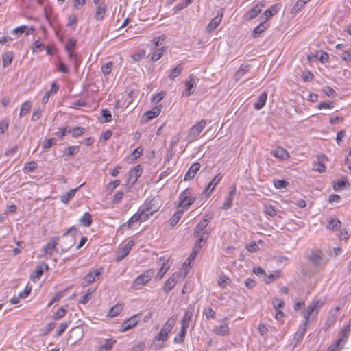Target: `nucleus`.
Wrapping results in <instances>:
<instances>
[{"instance_id": "4c0bfd02", "label": "nucleus", "mask_w": 351, "mask_h": 351, "mask_svg": "<svg viewBox=\"0 0 351 351\" xmlns=\"http://www.w3.org/2000/svg\"><path fill=\"white\" fill-rule=\"evenodd\" d=\"M187 330L181 327L180 332L174 337L173 342L175 343H182L184 342Z\"/></svg>"}, {"instance_id": "603ef678", "label": "nucleus", "mask_w": 351, "mask_h": 351, "mask_svg": "<svg viewBox=\"0 0 351 351\" xmlns=\"http://www.w3.org/2000/svg\"><path fill=\"white\" fill-rule=\"evenodd\" d=\"M165 93L164 91L160 92L158 94L152 97V101L154 104H157L160 101L165 97Z\"/></svg>"}, {"instance_id": "f704fd0d", "label": "nucleus", "mask_w": 351, "mask_h": 351, "mask_svg": "<svg viewBox=\"0 0 351 351\" xmlns=\"http://www.w3.org/2000/svg\"><path fill=\"white\" fill-rule=\"evenodd\" d=\"M13 53L11 51H8L3 54L2 59L3 67H7L8 65L11 64L13 59Z\"/></svg>"}, {"instance_id": "a878e982", "label": "nucleus", "mask_w": 351, "mask_h": 351, "mask_svg": "<svg viewBox=\"0 0 351 351\" xmlns=\"http://www.w3.org/2000/svg\"><path fill=\"white\" fill-rule=\"evenodd\" d=\"M123 310V304L117 303L116 305L112 306L108 313V316L110 317H114L118 315Z\"/></svg>"}, {"instance_id": "1a4fd4ad", "label": "nucleus", "mask_w": 351, "mask_h": 351, "mask_svg": "<svg viewBox=\"0 0 351 351\" xmlns=\"http://www.w3.org/2000/svg\"><path fill=\"white\" fill-rule=\"evenodd\" d=\"M206 121L204 119L200 120L197 123L193 125L189 130L188 137L190 141L195 140L203 129L205 128Z\"/></svg>"}, {"instance_id": "9d476101", "label": "nucleus", "mask_w": 351, "mask_h": 351, "mask_svg": "<svg viewBox=\"0 0 351 351\" xmlns=\"http://www.w3.org/2000/svg\"><path fill=\"white\" fill-rule=\"evenodd\" d=\"M194 314V308L192 306H189L185 311L184 316L181 321V327L183 329L187 330L191 323L193 321Z\"/></svg>"}, {"instance_id": "774afa93", "label": "nucleus", "mask_w": 351, "mask_h": 351, "mask_svg": "<svg viewBox=\"0 0 351 351\" xmlns=\"http://www.w3.org/2000/svg\"><path fill=\"white\" fill-rule=\"evenodd\" d=\"M101 115L104 117L105 122H109L111 121L112 115L111 112L109 110L106 109H103L101 110Z\"/></svg>"}, {"instance_id": "a19ab883", "label": "nucleus", "mask_w": 351, "mask_h": 351, "mask_svg": "<svg viewBox=\"0 0 351 351\" xmlns=\"http://www.w3.org/2000/svg\"><path fill=\"white\" fill-rule=\"evenodd\" d=\"M95 289H88L86 291V293L82 296V299L80 300V302L84 304H86L91 298L93 293H94Z\"/></svg>"}, {"instance_id": "2f4dec72", "label": "nucleus", "mask_w": 351, "mask_h": 351, "mask_svg": "<svg viewBox=\"0 0 351 351\" xmlns=\"http://www.w3.org/2000/svg\"><path fill=\"white\" fill-rule=\"evenodd\" d=\"M278 12V7L277 5H274L271 6L270 8L265 10L263 13V15L265 17V21L266 22L269 19L273 16Z\"/></svg>"}, {"instance_id": "20e7f679", "label": "nucleus", "mask_w": 351, "mask_h": 351, "mask_svg": "<svg viewBox=\"0 0 351 351\" xmlns=\"http://www.w3.org/2000/svg\"><path fill=\"white\" fill-rule=\"evenodd\" d=\"M154 274V271L153 269L145 271L134 280L132 288L134 290L140 289L143 286L145 285L151 280Z\"/></svg>"}, {"instance_id": "cd10ccee", "label": "nucleus", "mask_w": 351, "mask_h": 351, "mask_svg": "<svg viewBox=\"0 0 351 351\" xmlns=\"http://www.w3.org/2000/svg\"><path fill=\"white\" fill-rule=\"evenodd\" d=\"M106 12V5H99L96 8L95 18L96 21H101L104 19V16Z\"/></svg>"}, {"instance_id": "ddd939ff", "label": "nucleus", "mask_w": 351, "mask_h": 351, "mask_svg": "<svg viewBox=\"0 0 351 351\" xmlns=\"http://www.w3.org/2000/svg\"><path fill=\"white\" fill-rule=\"evenodd\" d=\"M223 15V10H219L217 12V16L213 19V20L208 24L206 27V31L211 32L215 30L217 26L220 24L222 17Z\"/></svg>"}, {"instance_id": "bf43d9fd", "label": "nucleus", "mask_w": 351, "mask_h": 351, "mask_svg": "<svg viewBox=\"0 0 351 351\" xmlns=\"http://www.w3.org/2000/svg\"><path fill=\"white\" fill-rule=\"evenodd\" d=\"M112 349L110 339H106L105 343L100 346L99 351H110Z\"/></svg>"}, {"instance_id": "0eeeda50", "label": "nucleus", "mask_w": 351, "mask_h": 351, "mask_svg": "<svg viewBox=\"0 0 351 351\" xmlns=\"http://www.w3.org/2000/svg\"><path fill=\"white\" fill-rule=\"evenodd\" d=\"M59 240L60 238L58 237L51 238L50 241L43 247L41 250L43 254L41 256L49 255L51 257L54 252H58L57 245Z\"/></svg>"}, {"instance_id": "39448f33", "label": "nucleus", "mask_w": 351, "mask_h": 351, "mask_svg": "<svg viewBox=\"0 0 351 351\" xmlns=\"http://www.w3.org/2000/svg\"><path fill=\"white\" fill-rule=\"evenodd\" d=\"M255 72L253 66L249 63H243L237 70L234 78L236 82L242 78H244L245 80L253 76Z\"/></svg>"}, {"instance_id": "dca6fc26", "label": "nucleus", "mask_w": 351, "mask_h": 351, "mask_svg": "<svg viewBox=\"0 0 351 351\" xmlns=\"http://www.w3.org/2000/svg\"><path fill=\"white\" fill-rule=\"evenodd\" d=\"M138 322V319L137 315H134L131 317L130 319L125 320L121 326V331L125 332L134 326H135Z\"/></svg>"}, {"instance_id": "09e8293b", "label": "nucleus", "mask_w": 351, "mask_h": 351, "mask_svg": "<svg viewBox=\"0 0 351 351\" xmlns=\"http://www.w3.org/2000/svg\"><path fill=\"white\" fill-rule=\"evenodd\" d=\"M57 143V139L56 138H52L49 139H47L44 141L43 144V149H47L50 148L53 145H55Z\"/></svg>"}, {"instance_id": "c756f323", "label": "nucleus", "mask_w": 351, "mask_h": 351, "mask_svg": "<svg viewBox=\"0 0 351 351\" xmlns=\"http://www.w3.org/2000/svg\"><path fill=\"white\" fill-rule=\"evenodd\" d=\"M184 215L183 210H178L170 219L169 223L171 226H175Z\"/></svg>"}, {"instance_id": "473e14b6", "label": "nucleus", "mask_w": 351, "mask_h": 351, "mask_svg": "<svg viewBox=\"0 0 351 351\" xmlns=\"http://www.w3.org/2000/svg\"><path fill=\"white\" fill-rule=\"evenodd\" d=\"M82 225L85 227H89L92 223V216L89 213H85L80 219Z\"/></svg>"}, {"instance_id": "6e6d98bb", "label": "nucleus", "mask_w": 351, "mask_h": 351, "mask_svg": "<svg viewBox=\"0 0 351 351\" xmlns=\"http://www.w3.org/2000/svg\"><path fill=\"white\" fill-rule=\"evenodd\" d=\"M288 184L289 183L284 180H277L274 181V186L276 189H285Z\"/></svg>"}, {"instance_id": "f257e3e1", "label": "nucleus", "mask_w": 351, "mask_h": 351, "mask_svg": "<svg viewBox=\"0 0 351 351\" xmlns=\"http://www.w3.org/2000/svg\"><path fill=\"white\" fill-rule=\"evenodd\" d=\"M77 230L74 226L71 227L62 237L60 248L61 252H67L75 243Z\"/></svg>"}, {"instance_id": "2eb2a0df", "label": "nucleus", "mask_w": 351, "mask_h": 351, "mask_svg": "<svg viewBox=\"0 0 351 351\" xmlns=\"http://www.w3.org/2000/svg\"><path fill=\"white\" fill-rule=\"evenodd\" d=\"M161 112V106H158L153 108L151 110L146 112L142 117V121L147 122L152 119L158 117Z\"/></svg>"}, {"instance_id": "393cba45", "label": "nucleus", "mask_w": 351, "mask_h": 351, "mask_svg": "<svg viewBox=\"0 0 351 351\" xmlns=\"http://www.w3.org/2000/svg\"><path fill=\"white\" fill-rule=\"evenodd\" d=\"M267 28V25L265 21L261 22L257 27H256L252 34V37L256 38L260 36Z\"/></svg>"}, {"instance_id": "6e6552de", "label": "nucleus", "mask_w": 351, "mask_h": 351, "mask_svg": "<svg viewBox=\"0 0 351 351\" xmlns=\"http://www.w3.org/2000/svg\"><path fill=\"white\" fill-rule=\"evenodd\" d=\"M140 208L143 210L144 214L147 215V218L149 219L150 216L158 210V204L157 200L153 198L149 201H146L145 204L140 207Z\"/></svg>"}, {"instance_id": "7ed1b4c3", "label": "nucleus", "mask_w": 351, "mask_h": 351, "mask_svg": "<svg viewBox=\"0 0 351 351\" xmlns=\"http://www.w3.org/2000/svg\"><path fill=\"white\" fill-rule=\"evenodd\" d=\"M177 320V316H172L168 319L165 324L162 326L160 332L155 337L154 341L165 342L167 338L168 335L175 326Z\"/></svg>"}, {"instance_id": "13d9d810", "label": "nucleus", "mask_w": 351, "mask_h": 351, "mask_svg": "<svg viewBox=\"0 0 351 351\" xmlns=\"http://www.w3.org/2000/svg\"><path fill=\"white\" fill-rule=\"evenodd\" d=\"M203 313L208 319L215 318L216 315L215 312L210 308L204 309Z\"/></svg>"}, {"instance_id": "de8ad7c7", "label": "nucleus", "mask_w": 351, "mask_h": 351, "mask_svg": "<svg viewBox=\"0 0 351 351\" xmlns=\"http://www.w3.org/2000/svg\"><path fill=\"white\" fill-rule=\"evenodd\" d=\"M43 109L41 108H37L34 110L33 113L32 114L31 120L32 121H36L41 117Z\"/></svg>"}, {"instance_id": "72a5a7b5", "label": "nucleus", "mask_w": 351, "mask_h": 351, "mask_svg": "<svg viewBox=\"0 0 351 351\" xmlns=\"http://www.w3.org/2000/svg\"><path fill=\"white\" fill-rule=\"evenodd\" d=\"M68 129V134H71L73 137H77L81 136L85 131V128L82 127H74Z\"/></svg>"}, {"instance_id": "052dcab7", "label": "nucleus", "mask_w": 351, "mask_h": 351, "mask_svg": "<svg viewBox=\"0 0 351 351\" xmlns=\"http://www.w3.org/2000/svg\"><path fill=\"white\" fill-rule=\"evenodd\" d=\"M133 245L134 242L132 241H130L123 247L121 252H123V253H124L125 254L128 255L131 251V249Z\"/></svg>"}, {"instance_id": "423d86ee", "label": "nucleus", "mask_w": 351, "mask_h": 351, "mask_svg": "<svg viewBox=\"0 0 351 351\" xmlns=\"http://www.w3.org/2000/svg\"><path fill=\"white\" fill-rule=\"evenodd\" d=\"M179 199L180 206L188 207L193 204L195 200V195L191 189H186L180 195Z\"/></svg>"}, {"instance_id": "9b49d317", "label": "nucleus", "mask_w": 351, "mask_h": 351, "mask_svg": "<svg viewBox=\"0 0 351 351\" xmlns=\"http://www.w3.org/2000/svg\"><path fill=\"white\" fill-rule=\"evenodd\" d=\"M143 169L141 165H137L134 167L132 169H131L129 172V176L128 178V182L130 186H133L138 178L141 176Z\"/></svg>"}, {"instance_id": "8fccbe9b", "label": "nucleus", "mask_w": 351, "mask_h": 351, "mask_svg": "<svg viewBox=\"0 0 351 351\" xmlns=\"http://www.w3.org/2000/svg\"><path fill=\"white\" fill-rule=\"evenodd\" d=\"M113 64L112 62H108L101 67V71L104 75H108L112 71Z\"/></svg>"}, {"instance_id": "4be33fe9", "label": "nucleus", "mask_w": 351, "mask_h": 351, "mask_svg": "<svg viewBox=\"0 0 351 351\" xmlns=\"http://www.w3.org/2000/svg\"><path fill=\"white\" fill-rule=\"evenodd\" d=\"M208 226V220L205 218L202 219L200 222L196 226L193 235L195 237H199L202 233L205 228Z\"/></svg>"}, {"instance_id": "e2e57ef3", "label": "nucleus", "mask_w": 351, "mask_h": 351, "mask_svg": "<svg viewBox=\"0 0 351 351\" xmlns=\"http://www.w3.org/2000/svg\"><path fill=\"white\" fill-rule=\"evenodd\" d=\"M310 0H298L297 2L295 3L293 10H300V9H302L304 5L305 4L308 2Z\"/></svg>"}, {"instance_id": "c9c22d12", "label": "nucleus", "mask_w": 351, "mask_h": 351, "mask_svg": "<svg viewBox=\"0 0 351 351\" xmlns=\"http://www.w3.org/2000/svg\"><path fill=\"white\" fill-rule=\"evenodd\" d=\"M132 218L136 222L145 221L148 219L147 215L144 214L143 210H141L140 208L138 212L132 216Z\"/></svg>"}, {"instance_id": "5fc2aeb1", "label": "nucleus", "mask_w": 351, "mask_h": 351, "mask_svg": "<svg viewBox=\"0 0 351 351\" xmlns=\"http://www.w3.org/2000/svg\"><path fill=\"white\" fill-rule=\"evenodd\" d=\"M272 303L276 310L282 308L285 305V302L282 300L276 298L273 300Z\"/></svg>"}, {"instance_id": "b1692460", "label": "nucleus", "mask_w": 351, "mask_h": 351, "mask_svg": "<svg viewBox=\"0 0 351 351\" xmlns=\"http://www.w3.org/2000/svg\"><path fill=\"white\" fill-rule=\"evenodd\" d=\"M267 94L263 92L258 97V100L255 102L254 108L256 110H261L267 101Z\"/></svg>"}, {"instance_id": "f8f14e48", "label": "nucleus", "mask_w": 351, "mask_h": 351, "mask_svg": "<svg viewBox=\"0 0 351 351\" xmlns=\"http://www.w3.org/2000/svg\"><path fill=\"white\" fill-rule=\"evenodd\" d=\"M351 331V328L349 324L345 326L343 328V330L339 333V338L337 340V341L335 343L336 346H343V345L346 343L347 339H348V337L350 335Z\"/></svg>"}, {"instance_id": "79ce46f5", "label": "nucleus", "mask_w": 351, "mask_h": 351, "mask_svg": "<svg viewBox=\"0 0 351 351\" xmlns=\"http://www.w3.org/2000/svg\"><path fill=\"white\" fill-rule=\"evenodd\" d=\"M182 69V66L180 64L177 65L176 68L171 70V73L169 75V77L171 80H173L175 77H176L181 73Z\"/></svg>"}, {"instance_id": "c03bdc74", "label": "nucleus", "mask_w": 351, "mask_h": 351, "mask_svg": "<svg viewBox=\"0 0 351 351\" xmlns=\"http://www.w3.org/2000/svg\"><path fill=\"white\" fill-rule=\"evenodd\" d=\"M261 13L260 10L258 8V6H254L253 8H252L248 12L247 17V20H251L254 18H256L259 14Z\"/></svg>"}, {"instance_id": "aec40b11", "label": "nucleus", "mask_w": 351, "mask_h": 351, "mask_svg": "<svg viewBox=\"0 0 351 351\" xmlns=\"http://www.w3.org/2000/svg\"><path fill=\"white\" fill-rule=\"evenodd\" d=\"M83 185H84V183L82 184L81 185H80L78 187H77L75 189H71L69 192L64 194L62 196H61V201L65 204H68L69 202V201L75 197V193L77 191V190L79 189V188H80Z\"/></svg>"}, {"instance_id": "e433bc0d", "label": "nucleus", "mask_w": 351, "mask_h": 351, "mask_svg": "<svg viewBox=\"0 0 351 351\" xmlns=\"http://www.w3.org/2000/svg\"><path fill=\"white\" fill-rule=\"evenodd\" d=\"M308 326L309 324L306 325V321H304L302 326H300L298 330L295 332L294 339H297V341H299L305 334Z\"/></svg>"}, {"instance_id": "864d4df0", "label": "nucleus", "mask_w": 351, "mask_h": 351, "mask_svg": "<svg viewBox=\"0 0 351 351\" xmlns=\"http://www.w3.org/2000/svg\"><path fill=\"white\" fill-rule=\"evenodd\" d=\"M348 184V181L346 180H339L337 183H335L333 186V189L335 191H337L343 188H344Z\"/></svg>"}, {"instance_id": "bb28decb", "label": "nucleus", "mask_w": 351, "mask_h": 351, "mask_svg": "<svg viewBox=\"0 0 351 351\" xmlns=\"http://www.w3.org/2000/svg\"><path fill=\"white\" fill-rule=\"evenodd\" d=\"M229 327L228 324H221L219 326L215 327L214 332L220 336H226L229 333Z\"/></svg>"}, {"instance_id": "5701e85b", "label": "nucleus", "mask_w": 351, "mask_h": 351, "mask_svg": "<svg viewBox=\"0 0 351 351\" xmlns=\"http://www.w3.org/2000/svg\"><path fill=\"white\" fill-rule=\"evenodd\" d=\"M271 154L279 159H285L289 156L287 151L282 147H278L277 149L272 150Z\"/></svg>"}, {"instance_id": "7c9ffc66", "label": "nucleus", "mask_w": 351, "mask_h": 351, "mask_svg": "<svg viewBox=\"0 0 351 351\" xmlns=\"http://www.w3.org/2000/svg\"><path fill=\"white\" fill-rule=\"evenodd\" d=\"M310 259L315 266L319 267L322 265V258L319 252H313Z\"/></svg>"}, {"instance_id": "412c9836", "label": "nucleus", "mask_w": 351, "mask_h": 351, "mask_svg": "<svg viewBox=\"0 0 351 351\" xmlns=\"http://www.w3.org/2000/svg\"><path fill=\"white\" fill-rule=\"evenodd\" d=\"M178 276V275L176 276L173 274L171 277L167 279L163 288L164 291L166 293H169L176 286Z\"/></svg>"}, {"instance_id": "680f3d73", "label": "nucleus", "mask_w": 351, "mask_h": 351, "mask_svg": "<svg viewBox=\"0 0 351 351\" xmlns=\"http://www.w3.org/2000/svg\"><path fill=\"white\" fill-rule=\"evenodd\" d=\"M316 57L322 62H325L326 61H328V53H326V52L324 51H319L318 53H317V56Z\"/></svg>"}, {"instance_id": "58836bf2", "label": "nucleus", "mask_w": 351, "mask_h": 351, "mask_svg": "<svg viewBox=\"0 0 351 351\" xmlns=\"http://www.w3.org/2000/svg\"><path fill=\"white\" fill-rule=\"evenodd\" d=\"M199 81V78H197L193 75H189V79L185 82V86L186 88H193V86H196L198 85L197 82Z\"/></svg>"}, {"instance_id": "338daca9", "label": "nucleus", "mask_w": 351, "mask_h": 351, "mask_svg": "<svg viewBox=\"0 0 351 351\" xmlns=\"http://www.w3.org/2000/svg\"><path fill=\"white\" fill-rule=\"evenodd\" d=\"M38 167V165L36 162H34V161H31V162H27L25 166V170H27V171H33L34 170H35Z\"/></svg>"}, {"instance_id": "ea45409f", "label": "nucleus", "mask_w": 351, "mask_h": 351, "mask_svg": "<svg viewBox=\"0 0 351 351\" xmlns=\"http://www.w3.org/2000/svg\"><path fill=\"white\" fill-rule=\"evenodd\" d=\"M169 265L168 263H163L158 273L156 276V278L157 280H160L161 278H162V277L166 274V272L169 270Z\"/></svg>"}, {"instance_id": "4d7b16f0", "label": "nucleus", "mask_w": 351, "mask_h": 351, "mask_svg": "<svg viewBox=\"0 0 351 351\" xmlns=\"http://www.w3.org/2000/svg\"><path fill=\"white\" fill-rule=\"evenodd\" d=\"M265 213L270 217H274L276 215V210L274 207L270 205L265 206Z\"/></svg>"}, {"instance_id": "f03ea898", "label": "nucleus", "mask_w": 351, "mask_h": 351, "mask_svg": "<svg viewBox=\"0 0 351 351\" xmlns=\"http://www.w3.org/2000/svg\"><path fill=\"white\" fill-rule=\"evenodd\" d=\"M324 304V301L321 298L314 299L308 306L306 309L303 311L302 315L304 319V321H306V325L309 324L311 322L310 317L311 316H315L321 307Z\"/></svg>"}, {"instance_id": "37998d69", "label": "nucleus", "mask_w": 351, "mask_h": 351, "mask_svg": "<svg viewBox=\"0 0 351 351\" xmlns=\"http://www.w3.org/2000/svg\"><path fill=\"white\" fill-rule=\"evenodd\" d=\"M341 224V221L337 219H330L328 222L326 228L329 230H335Z\"/></svg>"}, {"instance_id": "f3484780", "label": "nucleus", "mask_w": 351, "mask_h": 351, "mask_svg": "<svg viewBox=\"0 0 351 351\" xmlns=\"http://www.w3.org/2000/svg\"><path fill=\"white\" fill-rule=\"evenodd\" d=\"M201 165L199 162H195L191 165V166L189 167L188 171L185 174L184 180H190L193 179L195 174L197 173V171L199 170Z\"/></svg>"}, {"instance_id": "0e129e2a", "label": "nucleus", "mask_w": 351, "mask_h": 351, "mask_svg": "<svg viewBox=\"0 0 351 351\" xmlns=\"http://www.w3.org/2000/svg\"><path fill=\"white\" fill-rule=\"evenodd\" d=\"M143 149L141 147H138L132 153V159L138 158L143 153Z\"/></svg>"}, {"instance_id": "4468645a", "label": "nucleus", "mask_w": 351, "mask_h": 351, "mask_svg": "<svg viewBox=\"0 0 351 351\" xmlns=\"http://www.w3.org/2000/svg\"><path fill=\"white\" fill-rule=\"evenodd\" d=\"M102 271H103V268L100 267V268L95 269L93 271H90L89 273H88L84 278V281L86 283L84 286L90 285V284L93 283V282H95L97 279L99 278V277L101 274Z\"/></svg>"}, {"instance_id": "69168bd1", "label": "nucleus", "mask_w": 351, "mask_h": 351, "mask_svg": "<svg viewBox=\"0 0 351 351\" xmlns=\"http://www.w3.org/2000/svg\"><path fill=\"white\" fill-rule=\"evenodd\" d=\"M317 108L319 109H323V108H325V109H330V108H333V103L332 101H324V102H321L320 104H319V105L317 106Z\"/></svg>"}, {"instance_id": "6ab92c4d", "label": "nucleus", "mask_w": 351, "mask_h": 351, "mask_svg": "<svg viewBox=\"0 0 351 351\" xmlns=\"http://www.w3.org/2000/svg\"><path fill=\"white\" fill-rule=\"evenodd\" d=\"M44 269L45 270L49 269V266L47 263H43V264L37 266L34 272L31 275V279L33 281H35L36 280L39 279L40 278V276L43 275Z\"/></svg>"}, {"instance_id": "a18cd8bd", "label": "nucleus", "mask_w": 351, "mask_h": 351, "mask_svg": "<svg viewBox=\"0 0 351 351\" xmlns=\"http://www.w3.org/2000/svg\"><path fill=\"white\" fill-rule=\"evenodd\" d=\"M165 51V47H162V48H160L157 49L156 51L154 52L152 56V60L155 62L158 60L163 55V52Z\"/></svg>"}, {"instance_id": "49530a36", "label": "nucleus", "mask_w": 351, "mask_h": 351, "mask_svg": "<svg viewBox=\"0 0 351 351\" xmlns=\"http://www.w3.org/2000/svg\"><path fill=\"white\" fill-rule=\"evenodd\" d=\"M279 276H280L279 271H276L274 274H271L269 276H267L265 274V278L264 279V281L266 284H270V283L273 282Z\"/></svg>"}, {"instance_id": "3c124183", "label": "nucleus", "mask_w": 351, "mask_h": 351, "mask_svg": "<svg viewBox=\"0 0 351 351\" xmlns=\"http://www.w3.org/2000/svg\"><path fill=\"white\" fill-rule=\"evenodd\" d=\"M66 311L63 307L59 308L53 315V319L58 320L66 315Z\"/></svg>"}, {"instance_id": "a211bd4d", "label": "nucleus", "mask_w": 351, "mask_h": 351, "mask_svg": "<svg viewBox=\"0 0 351 351\" xmlns=\"http://www.w3.org/2000/svg\"><path fill=\"white\" fill-rule=\"evenodd\" d=\"M221 179V176L220 175H217L215 178L210 181L207 187L204 191V194L208 197L211 192L214 190L217 184L219 182Z\"/></svg>"}, {"instance_id": "c85d7f7f", "label": "nucleus", "mask_w": 351, "mask_h": 351, "mask_svg": "<svg viewBox=\"0 0 351 351\" xmlns=\"http://www.w3.org/2000/svg\"><path fill=\"white\" fill-rule=\"evenodd\" d=\"M32 104L30 101H26L22 104L20 109L19 116L23 117L27 114L32 108Z\"/></svg>"}]
</instances>
